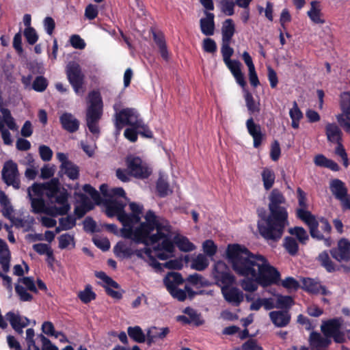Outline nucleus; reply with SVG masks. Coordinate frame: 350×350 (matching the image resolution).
I'll return each mask as SVG.
<instances>
[{"mask_svg":"<svg viewBox=\"0 0 350 350\" xmlns=\"http://www.w3.org/2000/svg\"><path fill=\"white\" fill-rule=\"evenodd\" d=\"M145 219L146 222L135 232V239L145 245H153L154 255L157 258L166 260L172 257L175 245L185 252L196 249L187 237L179 234L167 219L152 211L146 212Z\"/></svg>","mask_w":350,"mask_h":350,"instance_id":"nucleus-1","label":"nucleus"},{"mask_svg":"<svg viewBox=\"0 0 350 350\" xmlns=\"http://www.w3.org/2000/svg\"><path fill=\"white\" fill-rule=\"evenodd\" d=\"M226 255L234 271L244 277L240 285L245 291L254 292L258 285L266 287L280 281V272L264 256L253 255L244 246L229 245Z\"/></svg>","mask_w":350,"mask_h":350,"instance_id":"nucleus-2","label":"nucleus"},{"mask_svg":"<svg viewBox=\"0 0 350 350\" xmlns=\"http://www.w3.org/2000/svg\"><path fill=\"white\" fill-rule=\"evenodd\" d=\"M268 199L269 213L262 221L258 222V228L261 236L267 241H278L289 224L286 200L278 189L271 191Z\"/></svg>","mask_w":350,"mask_h":350,"instance_id":"nucleus-3","label":"nucleus"},{"mask_svg":"<svg viewBox=\"0 0 350 350\" xmlns=\"http://www.w3.org/2000/svg\"><path fill=\"white\" fill-rule=\"evenodd\" d=\"M46 196L50 200L51 203L55 205L52 207L53 213L55 215H66L70 209L68 203V193L67 190L61 187L59 180L53 178L49 182L43 185Z\"/></svg>","mask_w":350,"mask_h":350,"instance_id":"nucleus-4","label":"nucleus"},{"mask_svg":"<svg viewBox=\"0 0 350 350\" xmlns=\"http://www.w3.org/2000/svg\"><path fill=\"white\" fill-rule=\"evenodd\" d=\"M129 243L126 242H118L114 247V253L117 257L122 258H131L133 255H136L139 258L144 260L153 269H160L161 265L158 262L154 255L153 248L150 249L147 247L148 245L142 250H137L133 245L134 243H137L131 239Z\"/></svg>","mask_w":350,"mask_h":350,"instance_id":"nucleus-5","label":"nucleus"},{"mask_svg":"<svg viewBox=\"0 0 350 350\" xmlns=\"http://www.w3.org/2000/svg\"><path fill=\"white\" fill-rule=\"evenodd\" d=\"M130 208L132 213L127 214L124 211V207L118 213H114V216L116 215L118 219L122 223L124 228L122 230V236L124 238L133 239L137 243H143L135 239V232L141 227V226L146 222L145 221L140 223V224L134 227L135 224H138L140 221L141 217L140 214L143 210V206L139 204L132 202L129 204ZM144 219H146L144 218Z\"/></svg>","mask_w":350,"mask_h":350,"instance_id":"nucleus-6","label":"nucleus"},{"mask_svg":"<svg viewBox=\"0 0 350 350\" xmlns=\"http://www.w3.org/2000/svg\"><path fill=\"white\" fill-rule=\"evenodd\" d=\"M89 105L86 111V124L89 131L98 138L100 135L98 122L103 115V101L97 91H92L88 94Z\"/></svg>","mask_w":350,"mask_h":350,"instance_id":"nucleus-7","label":"nucleus"},{"mask_svg":"<svg viewBox=\"0 0 350 350\" xmlns=\"http://www.w3.org/2000/svg\"><path fill=\"white\" fill-rule=\"evenodd\" d=\"M100 190L105 197L106 213L113 217L114 213L120 212L126 206V198L122 187L109 188L105 184L100 187Z\"/></svg>","mask_w":350,"mask_h":350,"instance_id":"nucleus-8","label":"nucleus"},{"mask_svg":"<svg viewBox=\"0 0 350 350\" xmlns=\"http://www.w3.org/2000/svg\"><path fill=\"white\" fill-rule=\"evenodd\" d=\"M343 319L334 318L322 322L321 330L324 336L332 338L336 343H344L350 340V329L342 328Z\"/></svg>","mask_w":350,"mask_h":350,"instance_id":"nucleus-9","label":"nucleus"},{"mask_svg":"<svg viewBox=\"0 0 350 350\" xmlns=\"http://www.w3.org/2000/svg\"><path fill=\"white\" fill-rule=\"evenodd\" d=\"M116 111L115 117V126L118 132L124 125H130L135 129H139L144 126L142 120L139 118V114L134 109H124L117 111L118 108L116 105L113 107Z\"/></svg>","mask_w":350,"mask_h":350,"instance_id":"nucleus-10","label":"nucleus"},{"mask_svg":"<svg viewBox=\"0 0 350 350\" xmlns=\"http://www.w3.org/2000/svg\"><path fill=\"white\" fill-rule=\"evenodd\" d=\"M66 73L74 92L77 94L82 96L85 92L83 88L85 75L83 73L80 65L74 61L68 62L66 67Z\"/></svg>","mask_w":350,"mask_h":350,"instance_id":"nucleus-11","label":"nucleus"},{"mask_svg":"<svg viewBox=\"0 0 350 350\" xmlns=\"http://www.w3.org/2000/svg\"><path fill=\"white\" fill-rule=\"evenodd\" d=\"M126 163L130 174L135 178H146L152 172L151 169L139 157L129 155L126 159Z\"/></svg>","mask_w":350,"mask_h":350,"instance_id":"nucleus-12","label":"nucleus"},{"mask_svg":"<svg viewBox=\"0 0 350 350\" xmlns=\"http://www.w3.org/2000/svg\"><path fill=\"white\" fill-rule=\"evenodd\" d=\"M0 111L2 114L0 116V132L1 137L5 144L11 145L12 144L11 134L8 129H5V124L12 131H17L18 126L8 109L1 107Z\"/></svg>","mask_w":350,"mask_h":350,"instance_id":"nucleus-13","label":"nucleus"},{"mask_svg":"<svg viewBox=\"0 0 350 350\" xmlns=\"http://www.w3.org/2000/svg\"><path fill=\"white\" fill-rule=\"evenodd\" d=\"M329 189L335 198L340 201L342 209L350 210V195L345 184L339 179H333L330 181Z\"/></svg>","mask_w":350,"mask_h":350,"instance_id":"nucleus-14","label":"nucleus"},{"mask_svg":"<svg viewBox=\"0 0 350 350\" xmlns=\"http://www.w3.org/2000/svg\"><path fill=\"white\" fill-rule=\"evenodd\" d=\"M1 176L8 186H12L15 189L20 188L21 182L17 164L12 160L6 161L1 171Z\"/></svg>","mask_w":350,"mask_h":350,"instance_id":"nucleus-15","label":"nucleus"},{"mask_svg":"<svg viewBox=\"0 0 350 350\" xmlns=\"http://www.w3.org/2000/svg\"><path fill=\"white\" fill-rule=\"evenodd\" d=\"M213 275L216 284L221 286H230L234 282V277L230 273L226 264L222 261H218L215 264Z\"/></svg>","mask_w":350,"mask_h":350,"instance_id":"nucleus-16","label":"nucleus"},{"mask_svg":"<svg viewBox=\"0 0 350 350\" xmlns=\"http://www.w3.org/2000/svg\"><path fill=\"white\" fill-rule=\"evenodd\" d=\"M330 254L338 262L350 261V241L345 238L340 239L337 247L332 249Z\"/></svg>","mask_w":350,"mask_h":350,"instance_id":"nucleus-17","label":"nucleus"},{"mask_svg":"<svg viewBox=\"0 0 350 350\" xmlns=\"http://www.w3.org/2000/svg\"><path fill=\"white\" fill-rule=\"evenodd\" d=\"M299 207L296 210V216L301 221L309 219L314 215L308 210L306 193L300 187L297 189Z\"/></svg>","mask_w":350,"mask_h":350,"instance_id":"nucleus-18","label":"nucleus"},{"mask_svg":"<svg viewBox=\"0 0 350 350\" xmlns=\"http://www.w3.org/2000/svg\"><path fill=\"white\" fill-rule=\"evenodd\" d=\"M170 332V329L167 327L152 326L146 331V342L148 345H151L159 340H163Z\"/></svg>","mask_w":350,"mask_h":350,"instance_id":"nucleus-19","label":"nucleus"},{"mask_svg":"<svg viewBox=\"0 0 350 350\" xmlns=\"http://www.w3.org/2000/svg\"><path fill=\"white\" fill-rule=\"evenodd\" d=\"M221 293L226 301L234 306H238L243 301V292L236 287L222 286Z\"/></svg>","mask_w":350,"mask_h":350,"instance_id":"nucleus-20","label":"nucleus"},{"mask_svg":"<svg viewBox=\"0 0 350 350\" xmlns=\"http://www.w3.org/2000/svg\"><path fill=\"white\" fill-rule=\"evenodd\" d=\"M5 317L10 322L12 328L18 334H22L23 329L29 323V320L27 317L20 315L18 312H8Z\"/></svg>","mask_w":350,"mask_h":350,"instance_id":"nucleus-21","label":"nucleus"},{"mask_svg":"<svg viewBox=\"0 0 350 350\" xmlns=\"http://www.w3.org/2000/svg\"><path fill=\"white\" fill-rule=\"evenodd\" d=\"M302 288L312 294H321L324 295L329 294L326 287L321 285L319 281L309 278L302 280Z\"/></svg>","mask_w":350,"mask_h":350,"instance_id":"nucleus-22","label":"nucleus"},{"mask_svg":"<svg viewBox=\"0 0 350 350\" xmlns=\"http://www.w3.org/2000/svg\"><path fill=\"white\" fill-rule=\"evenodd\" d=\"M246 127L249 134L254 140V147L258 148L263 139V134L261 131V127L259 124L254 122L252 118L246 121Z\"/></svg>","mask_w":350,"mask_h":350,"instance_id":"nucleus-23","label":"nucleus"},{"mask_svg":"<svg viewBox=\"0 0 350 350\" xmlns=\"http://www.w3.org/2000/svg\"><path fill=\"white\" fill-rule=\"evenodd\" d=\"M309 343L312 350H323L331 344V340L317 332H312L309 337Z\"/></svg>","mask_w":350,"mask_h":350,"instance_id":"nucleus-24","label":"nucleus"},{"mask_svg":"<svg viewBox=\"0 0 350 350\" xmlns=\"http://www.w3.org/2000/svg\"><path fill=\"white\" fill-rule=\"evenodd\" d=\"M269 316L273 324L277 327H286L291 321V314L286 310L271 311Z\"/></svg>","mask_w":350,"mask_h":350,"instance_id":"nucleus-25","label":"nucleus"},{"mask_svg":"<svg viewBox=\"0 0 350 350\" xmlns=\"http://www.w3.org/2000/svg\"><path fill=\"white\" fill-rule=\"evenodd\" d=\"M205 17L200 20V26L202 33L205 36H213L215 32V15L213 13L204 12Z\"/></svg>","mask_w":350,"mask_h":350,"instance_id":"nucleus-26","label":"nucleus"},{"mask_svg":"<svg viewBox=\"0 0 350 350\" xmlns=\"http://www.w3.org/2000/svg\"><path fill=\"white\" fill-rule=\"evenodd\" d=\"M59 121L62 128L69 133H75L79 128V121L70 113H64Z\"/></svg>","mask_w":350,"mask_h":350,"instance_id":"nucleus-27","label":"nucleus"},{"mask_svg":"<svg viewBox=\"0 0 350 350\" xmlns=\"http://www.w3.org/2000/svg\"><path fill=\"white\" fill-rule=\"evenodd\" d=\"M307 15L314 24L323 25L325 23L319 1H312L310 2V9L307 12Z\"/></svg>","mask_w":350,"mask_h":350,"instance_id":"nucleus-28","label":"nucleus"},{"mask_svg":"<svg viewBox=\"0 0 350 350\" xmlns=\"http://www.w3.org/2000/svg\"><path fill=\"white\" fill-rule=\"evenodd\" d=\"M325 134L329 142L335 144L342 142V133L336 123H327L325 125Z\"/></svg>","mask_w":350,"mask_h":350,"instance_id":"nucleus-29","label":"nucleus"},{"mask_svg":"<svg viewBox=\"0 0 350 350\" xmlns=\"http://www.w3.org/2000/svg\"><path fill=\"white\" fill-rule=\"evenodd\" d=\"M10 259L11 254L7 243L0 239V264L5 273L10 270Z\"/></svg>","mask_w":350,"mask_h":350,"instance_id":"nucleus-30","label":"nucleus"},{"mask_svg":"<svg viewBox=\"0 0 350 350\" xmlns=\"http://www.w3.org/2000/svg\"><path fill=\"white\" fill-rule=\"evenodd\" d=\"M0 205L2 208L3 215L5 217H6L7 219H10L12 222H14V216L13 215L14 208L10 203V201L8 197L5 193V192L3 191L1 189H0Z\"/></svg>","mask_w":350,"mask_h":350,"instance_id":"nucleus-31","label":"nucleus"},{"mask_svg":"<svg viewBox=\"0 0 350 350\" xmlns=\"http://www.w3.org/2000/svg\"><path fill=\"white\" fill-rule=\"evenodd\" d=\"M163 282L167 291L170 292L183 283V278L180 273L171 272L164 278Z\"/></svg>","mask_w":350,"mask_h":350,"instance_id":"nucleus-32","label":"nucleus"},{"mask_svg":"<svg viewBox=\"0 0 350 350\" xmlns=\"http://www.w3.org/2000/svg\"><path fill=\"white\" fill-rule=\"evenodd\" d=\"M289 116L291 120V126L295 129H299L304 115L296 101H293V107L289 109Z\"/></svg>","mask_w":350,"mask_h":350,"instance_id":"nucleus-33","label":"nucleus"},{"mask_svg":"<svg viewBox=\"0 0 350 350\" xmlns=\"http://www.w3.org/2000/svg\"><path fill=\"white\" fill-rule=\"evenodd\" d=\"M263 187L266 191L269 190L274 185L275 175L274 172L268 167L263 168L261 172Z\"/></svg>","mask_w":350,"mask_h":350,"instance_id":"nucleus-34","label":"nucleus"},{"mask_svg":"<svg viewBox=\"0 0 350 350\" xmlns=\"http://www.w3.org/2000/svg\"><path fill=\"white\" fill-rule=\"evenodd\" d=\"M234 24L233 21L230 18L226 19L222 25L221 33L222 41L230 42L234 33Z\"/></svg>","mask_w":350,"mask_h":350,"instance_id":"nucleus-35","label":"nucleus"},{"mask_svg":"<svg viewBox=\"0 0 350 350\" xmlns=\"http://www.w3.org/2000/svg\"><path fill=\"white\" fill-rule=\"evenodd\" d=\"M304 222L310 229V233L312 238L318 240H323L324 237L318 230L319 223L315 216L311 217L309 219L302 221Z\"/></svg>","mask_w":350,"mask_h":350,"instance_id":"nucleus-36","label":"nucleus"},{"mask_svg":"<svg viewBox=\"0 0 350 350\" xmlns=\"http://www.w3.org/2000/svg\"><path fill=\"white\" fill-rule=\"evenodd\" d=\"M340 107L342 111L339 115H344L347 120H350V92H344L340 96Z\"/></svg>","mask_w":350,"mask_h":350,"instance_id":"nucleus-37","label":"nucleus"},{"mask_svg":"<svg viewBox=\"0 0 350 350\" xmlns=\"http://www.w3.org/2000/svg\"><path fill=\"white\" fill-rule=\"evenodd\" d=\"M169 293L172 295L173 297L181 301H184L186 299L187 295H188L189 297L191 299L196 294V293L192 291V289L188 286H185L184 290L176 288Z\"/></svg>","mask_w":350,"mask_h":350,"instance_id":"nucleus-38","label":"nucleus"},{"mask_svg":"<svg viewBox=\"0 0 350 350\" xmlns=\"http://www.w3.org/2000/svg\"><path fill=\"white\" fill-rule=\"evenodd\" d=\"M127 332L129 337L137 342L142 343L146 341V334L139 326L129 327Z\"/></svg>","mask_w":350,"mask_h":350,"instance_id":"nucleus-39","label":"nucleus"},{"mask_svg":"<svg viewBox=\"0 0 350 350\" xmlns=\"http://www.w3.org/2000/svg\"><path fill=\"white\" fill-rule=\"evenodd\" d=\"M275 297L276 308L288 310L294 304V300L291 296L278 294Z\"/></svg>","mask_w":350,"mask_h":350,"instance_id":"nucleus-40","label":"nucleus"},{"mask_svg":"<svg viewBox=\"0 0 350 350\" xmlns=\"http://www.w3.org/2000/svg\"><path fill=\"white\" fill-rule=\"evenodd\" d=\"M318 260L321 265L327 271L331 273L336 271V266L326 251L319 254Z\"/></svg>","mask_w":350,"mask_h":350,"instance_id":"nucleus-41","label":"nucleus"},{"mask_svg":"<svg viewBox=\"0 0 350 350\" xmlns=\"http://www.w3.org/2000/svg\"><path fill=\"white\" fill-rule=\"evenodd\" d=\"M59 247L64 249H72L75 247V237L73 234L65 233L59 236Z\"/></svg>","mask_w":350,"mask_h":350,"instance_id":"nucleus-42","label":"nucleus"},{"mask_svg":"<svg viewBox=\"0 0 350 350\" xmlns=\"http://www.w3.org/2000/svg\"><path fill=\"white\" fill-rule=\"evenodd\" d=\"M208 265V260L207 257L202 254H198L191 260V267L197 271H203Z\"/></svg>","mask_w":350,"mask_h":350,"instance_id":"nucleus-43","label":"nucleus"},{"mask_svg":"<svg viewBox=\"0 0 350 350\" xmlns=\"http://www.w3.org/2000/svg\"><path fill=\"white\" fill-rule=\"evenodd\" d=\"M32 211L35 213H49L48 208L45 206L44 200L42 198H29Z\"/></svg>","mask_w":350,"mask_h":350,"instance_id":"nucleus-44","label":"nucleus"},{"mask_svg":"<svg viewBox=\"0 0 350 350\" xmlns=\"http://www.w3.org/2000/svg\"><path fill=\"white\" fill-rule=\"evenodd\" d=\"M288 232L291 235L295 236L298 241L302 244H305L309 239L307 232L302 227L296 226L291 228L288 229Z\"/></svg>","mask_w":350,"mask_h":350,"instance_id":"nucleus-45","label":"nucleus"},{"mask_svg":"<svg viewBox=\"0 0 350 350\" xmlns=\"http://www.w3.org/2000/svg\"><path fill=\"white\" fill-rule=\"evenodd\" d=\"M78 297L83 303L88 304L96 299V294L93 292L91 285L88 284L83 291L79 292Z\"/></svg>","mask_w":350,"mask_h":350,"instance_id":"nucleus-46","label":"nucleus"},{"mask_svg":"<svg viewBox=\"0 0 350 350\" xmlns=\"http://www.w3.org/2000/svg\"><path fill=\"white\" fill-rule=\"evenodd\" d=\"M283 245L288 253L295 256L299 250V245L297 241L291 237H286L284 240Z\"/></svg>","mask_w":350,"mask_h":350,"instance_id":"nucleus-47","label":"nucleus"},{"mask_svg":"<svg viewBox=\"0 0 350 350\" xmlns=\"http://www.w3.org/2000/svg\"><path fill=\"white\" fill-rule=\"evenodd\" d=\"M187 281L196 287L208 286L210 282L198 273L190 275L187 278Z\"/></svg>","mask_w":350,"mask_h":350,"instance_id":"nucleus-48","label":"nucleus"},{"mask_svg":"<svg viewBox=\"0 0 350 350\" xmlns=\"http://www.w3.org/2000/svg\"><path fill=\"white\" fill-rule=\"evenodd\" d=\"M219 5L221 11L227 16H232L234 13L235 1L233 0H219Z\"/></svg>","mask_w":350,"mask_h":350,"instance_id":"nucleus-49","label":"nucleus"},{"mask_svg":"<svg viewBox=\"0 0 350 350\" xmlns=\"http://www.w3.org/2000/svg\"><path fill=\"white\" fill-rule=\"evenodd\" d=\"M62 170L72 180L77 179L79 177V167L72 162L67 163Z\"/></svg>","mask_w":350,"mask_h":350,"instance_id":"nucleus-50","label":"nucleus"},{"mask_svg":"<svg viewBox=\"0 0 350 350\" xmlns=\"http://www.w3.org/2000/svg\"><path fill=\"white\" fill-rule=\"evenodd\" d=\"M281 284L289 293L297 291L300 286L299 282L293 277L286 278L281 281Z\"/></svg>","mask_w":350,"mask_h":350,"instance_id":"nucleus-51","label":"nucleus"},{"mask_svg":"<svg viewBox=\"0 0 350 350\" xmlns=\"http://www.w3.org/2000/svg\"><path fill=\"white\" fill-rule=\"evenodd\" d=\"M245 100L246 107L251 114L254 113L255 112H259V103H256L255 102L251 93L247 92L245 94Z\"/></svg>","mask_w":350,"mask_h":350,"instance_id":"nucleus-52","label":"nucleus"},{"mask_svg":"<svg viewBox=\"0 0 350 350\" xmlns=\"http://www.w3.org/2000/svg\"><path fill=\"white\" fill-rule=\"evenodd\" d=\"M230 42L222 41L221 52L224 63L232 60L230 57L234 53L233 49L230 46Z\"/></svg>","mask_w":350,"mask_h":350,"instance_id":"nucleus-53","label":"nucleus"},{"mask_svg":"<svg viewBox=\"0 0 350 350\" xmlns=\"http://www.w3.org/2000/svg\"><path fill=\"white\" fill-rule=\"evenodd\" d=\"M59 223L63 230H68L72 229L76 225V219L72 215H68L66 217H62L59 219Z\"/></svg>","mask_w":350,"mask_h":350,"instance_id":"nucleus-54","label":"nucleus"},{"mask_svg":"<svg viewBox=\"0 0 350 350\" xmlns=\"http://www.w3.org/2000/svg\"><path fill=\"white\" fill-rule=\"evenodd\" d=\"M157 190L161 197H165L170 192L168 183L163 178L158 179Z\"/></svg>","mask_w":350,"mask_h":350,"instance_id":"nucleus-55","label":"nucleus"},{"mask_svg":"<svg viewBox=\"0 0 350 350\" xmlns=\"http://www.w3.org/2000/svg\"><path fill=\"white\" fill-rule=\"evenodd\" d=\"M24 36L27 42L31 44H34L38 40V36L33 27L25 28L24 30Z\"/></svg>","mask_w":350,"mask_h":350,"instance_id":"nucleus-56","label":"nucleus"},{"mask_svg":"<svg viewBox=\"0 0 350 350\" xmlns=\"http://www.w3.org/2000/svg\"><path fill=\"white\" fill-rule=\"evenodd\" d=\"M47 81L46 79L43 77H37L36 79L34 80L32 88L36 90V92H43L46 90L47 87Z\"/></svg>","mask_w":350,"mask_h":350,"instance_id":"nucleus-57","label":"nucleus"},{"mask_svg":"<svg viewBox=\"0 0 350 350\" xmlns=\"http://www.w3.org/2000/svg\"><path fill=\"white\" fill-rule=\"evenodd\" d=\"M42 330L45 334L48 336H53L56 338H58L59 335L60 334V332H55L53 324L50 321H45L43 323L42 325Z\"/></svg>","mask_w":350,"mask_h":350,"instance_id":"nucleus-58","label":"nucleus"},{"mask_svg":"<svg viewBox=\"0 0 350 350\" xmlns=\"http://www.w3.org/2000/svg\"><path fill=\"white\" fill-rule=\"evenodd\" d=\"M336 144L337 146L335 150V153L342 159L343 165L345 167H347L349 166V159L345 149L343 147L342 142L337 143Z\"/></svg>","mask_w":350,"mask_h":350,"instance_id":"nucleus-59","label":"nucleus"},{"mask_svg":"<svg viewBox=\"0 0 350 350\" xmlns=\"http://www.w3.org/2000/svg\"><path fill=\"white\" fill-rule=\"evenodd\" d=\"M96 276L102 280L107 285L112 286V288H119L120 286L119 284L114 281L111 278L109 277L104 273L103 271L96 272Z\"/></svg>","mask_w":350,"mask_h":350,"instance_id":"nucleus-60","label":"nucleus"},{"mask_svg":"<svg viewBox=\"0 0 350 350\" xmlns=\"http://www.w3.org/2000/svg\"><path fill=\"white\" fill-rule=\"evenodd\" d=\"M204 252L208 256H213L217 252V246L211 240H206L202 244Z\"/></svg>","mask_w":350,"mask_h":350,"instance_id":"nucleus-61","label":"nucleus"},{"mask_svg":"<svg viewBox=\"0 0 350 350\" xmlns=\"http://www.w3.org/2000/svg\"><path fill=\"white\" fill-rule=\"evenodd\" d=\"M202 48L205 52L213 53L217 51V44L214 40L207 38L203 40Z\"/></svg>","mask_w":350,"mask_h":350,"instance_id":"nucleus-62","label":"nucleus"},{"mask_svg":"<svg viewBox=\"0 0 350 350\" xmlns=\"http://www.w3.org/2000/svg\"><path fill=\"white\" fill-rule=\"evenodd\" d=\"M39 154L44 161H49L53 157L52 150L47 146L41 145L39 146Z\"/></svg>","mask_w":350,"mask_h":350,"instance_id":"nucleus-63","label":"nucleus"},{"mask_svg":"<svg viewBox=\"0 0 350 350\" xmlns=\"http://www.w3.org/2000/svg\"><path fill=\"white\" fill-rule=\"evenodd\" d=\"M78 201L80 206L86 210L90 211L94 208V204L92 202L90 199L85 194L80 193L78 195Z\"/></svg>","mask_w":350,"mask_h":350,"instance_id":"nucleus-64","label":"nucleus"}]
</instances>
